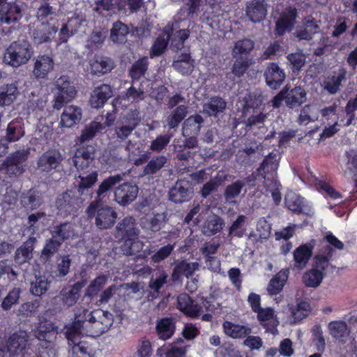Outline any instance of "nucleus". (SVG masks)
I'll use <instances>...</instances> for the list:
<instances>
[{"label": "nucleus", "mask_w": 357, "mask_h": 357, "mask_svg": "<svg viewBox=\"0 0 357 357\" xmlns=\"http://www.w3.org/2000/svg\"><path fill=\"white\" fill-rule=\"evenodd\" d=\"M56 85L58 91L56 93L53 107L59 109L65 102L70 101L75 96L76 91L66 77H61L58 79Z\"/></svg>", "instance_id": "nucleus-6"}, {"label": "nucleus", "mask_w": 357, "mask_h": 357, "mask_svg": "<svg viewBox=\"0 0 357 357\" xmlns=\"http://www.w3.org/2000/svg\"><path fill=\"white\" fill-rule=\"evenodd\" d=\"M345 72L343 70H340L338 73H335L331 77H327L324 82V88L331 93H335L337 91L341 82L344 78Z\"/></svg>", "instance_id": "nucleus-41"}, {"label": "nucleus", "mask_w": 357, "mask_h": 357, "mask_svg": "<svg viewBox=\"0 0 357 357\" xmlns=\"http://www.w3.org/2000/svg\"><path fill=\"white\" fill-rule=\"evenodd\" d=\"M80 337L75 339L73 342L70 341L74 346L72 348L71 357H91V349L84 342H79Z\"/></svg>", "instance_id": "nucleus-55"}, {"label": "nucleus", "mask_w": 357, "mask_h": 357, "mask_svg": "<svg viewBox=\"0 0 357 357\" xmlns=\"http://www.w3.org/2000/svg\"><path fill=\"white\" fill-rule=\"evenodd\" d=\"M36 238L30 237L22 247L17 250L15 253V261L19 264L26 262L32 257V251Z\"/></svg>", "instance_id": "nucleus-34"}, {"label": "nucleus", "mask_w": 357, "mask_h": 357, "mask_svg": "<svg viewBox=\"0 0 357 357\" xmlns=\"http://www.w3.org/2000/svg\"><path fill=\"white\" fill-rule=\"evenodd\" d=\"M114 116L112 114H108L106 117V121L104 124L98 121H93L89 127L82 131L80 136L81 142H85L95 136V135L100 130L104 129L106 126H110L114 121Z\"/></svg>", "instance_id": "nucleus-26"}, {"label": "nucleus", "mask_w": 357, "mask_h": 357, "mask_svg": "<svg viewBox=\"0 0 357 357\" xmlns=\"http://www.w3.org/2000/svg\"><path fill=\"white\" fill-rule=\"evenodd\" d=\"M264 75L267 84L274 89L278 88L285 79V75L283 70L274 63H270L268 66Z\"/></svg>", "instance_id": "nucleus-16"}, {"label": "nucleus", "mask_w": 357, "mask_h": 357, "mask_svg": "<svg viewBox=\"0 0 357 357\" xmlns=\"http://www.w3.org/2000/svg\"><path fill=\"white\" fill-rule=\"evenodd\" d=\"M118 231L124 239L121 250L126 255H134L143 248V243L139 240L138 229L132 217L126 218L118 226Z\"/></svg>", "instance_id": "nucleus-2"}, {"label": "nucleus", "mask_w": 357, "mask_h": 357, "mask_svg": "<svg viewBox=\"0 0 357 357\" xmlns=\"http://www.w3.org/2000/svg\"><path fill=\"white\" fill-rule=\"evenodd\" d=\"M147 58L144 57L137 61L132 66L130 70V75L134 79H138L144 74L147 69Z\"/></svg>", "instance_id": "nucleus-61"}, {"label": "nucleus", "mask_w": 357, "mask_h": 357, "mask_svg": "<svg viewBox=\"0 0 357 357\" xmlns=\"http://www.w3.org/2000/svg\"><path fill=\"white\" fill-rule=\"evenodd\" d=\"M127 26L120 22L114 24L111 31V38L114 42L123 43L128 33Z\"/></svg>", "instance_id": "nucleus-54"}, {"label": "nucleus", "mask_w": 357, "mask_h": 357, "mask_svg": "<svg viewBox=\"0 0 357 357\" xmlns=\"http://www.w3.org/2000/svg\"><path fill=\"white\" fill-rule=\"evenodd\" d=\"M192 195L189 183L186 181H178L169 192L170 199L175 203L188 200Z\"/></svg>", "instance_id": "nucleus-20"}, {"label": "nucleus", "mask_w": 357, "mask_h": 357, "mask_svg": "<svg viewBox=\"0 0 357 357\" xmlns=\"http://www.w3.org/2000/svg\"><path fill=\"white\" fill-rule=\"evenodd\" d=\"M156 329L159 337L165 340L173 335L175 326L171 319L164 318L158 322Z\"/></svg>", "instance_id": "nucleus-36"}, {"label": "nucleus", "mask_w": 357, "mask_h": 357, "mask_svg": "<svg viewBox=\"0 0 357 357\" xmlns=\"http://www.w3.org/2000/svg\"><path fill=\"white\" fill-rule=\"evenodd\" d=\"M56 31V27L43 24L42 28L34 33V42L37 44L47 42L54 38Z\"/></svg>", "instance_id": "nucleus-40"}, {"label": "nucleus", "mask_w": 357, "mask_h": 357, "mask_svg": "<svg viewBox=\"0 0 357 357\" xmlns=\"http://www.w3.org/2000/svg\"><path fill=\"white\" fill-rule=\"evenodd\" d=\"M107 277L100 275L94 279L86 289V296L91 297L97 295L100 289L106 284Z\"/></svg>", "instance_id": "nucleus-51"}, {"label": "nucleus", "mask_w": 357, "mask_h": 357, "mask_svg": "<svg viewBox=\"0 0 357 357\" xmlns=\"http://www.w3.org/2000/svg\"><path fill=\"white\" fill-rule=\"evenodd\" d=\"M266 13V4L264 0H252L247 5L246 14L253 22L263 20Z\"/></svg>", "instance_id": "nucleus-17"}, {"label": "nucleus", "mask_w": 357, "mask_h": 357, "mask_svg": "<svg viewBox=\"0 0 357 357\" xmlns=\"http://www.w3.org/2000/svg\"><path fill=\"white\" fill-rule=\"evenodd\" d=\"M222 328L225 335L233 339L245 337L252 332L251 328L247 326L234 324L229 321L223 322Z\"/></svg>", "instance_id": "nucleus-28"}, {"label": "nucleus", "mask_w": 357, "mask_h": 357, "mask_svg": "<svg viewBox=\"0 0 357 357\" xmlns=\"http://www.w3.org/2000/svg\"><path fill=\"white\" fill-rule=\"evenodd\" d=\"M285 204L291 211L301 212L303 207V199L294 192H289L285 197Z\"/></svg>", "instance_id": "nucleus-46"}, {"label": "nucleus", "mask_w": 357, "mask_h": 357, "mask_svg": "<svg viewBox=\"0 0 357 357\" xmlns=\"http://www.w3.org/2000/svg\"><path fill=\"white\" fill-rule=\"evenodd\" d=\"M47 219L43 213L31 214L28 217V225L24 230V235L32 236L40 229V226H45Z\"/></svg>", "instance_id": "nucleus-32"}, {"label": "nucleus", "mask_w": 357, "mask_h": 357, "mask_svg": "<svg viewBox=\"0 0 357 357\" xmlns=\"http://www.w3.org/2000/svg\"><path fill=\"white\" fill-rule=\"evenodd\" d=\"M178 308L190 317H197L203 312V307L192 301L187 294H181L178 298Z\"/></svg>", "instance_id": "nucleus-19"}, {"label": "nucleus", "mask_w": 357, "mask_h": 357, "mask_svg": "<svg viewBox=\"0 0 357 357\" xmlns=\"http://www.w3.org/2000/svg\"><path fill=\"white\" fill-rule=\"evenodd\" d=\"M315 246V241L302 244L294 251V261L295 266L299 269L305 268L312 255V250Z\"/></svg>", "instance_id": "nucleus-11"}, {"label": "nucleus", "mask_w": 357, "mask_h": 357, "mask_svg": "<svg viewBox=\"0 0 357 357\" xmlns=\"http://www.w3.org/2000/svg\"><path fill=\"white\" fill-rule=\"evenodd\" d=\"M138 187L131 183H126L117 187L114 191L116 202L121 205H126L137 197Z\"/></svg>", "instance_id": "nucleus-10"}, {"label": "nucleus", "mask_w": 357, "mask_h": 357, "mask_svg": "<svg viewBox=\"0 0 357 357\" xmlns=\"http://www.w3.org/2000/svg\"><path fill=\"white\" fill-rule=\"evenodd\" d=\"M254 47V43L251 40L245 39L236 43L233 49L234 57L243 58Z\"/></svg>", "instance_id": "nucleus-45"}, {"label": "nucleus", "mask_w": 357, "mask_h": 357, "mask_svg": "<svg viewBox=\"0 0 357 357\" xmlns=\"http://www.w3.org/2000/svg\"><path fill=\"white\" fill-rule=\"evenodd\" d=\"M122 181V177L120 175H115L109 176L105 179L99 185L97 190V195L100 197L102 194L107 192L116 184Z\"/></svg>", "instance_id": "nucleus-56"}, {"label": "nucleus", "mask_w": 357, "mask_h": 357, "mask_svg": "<svg viewBox=\"0 0 357 357\" xmlns=\"http://www.w3.org/2000/svg\"><path fill=\"white\" fill-rule=\"evenodd\" d=\"M320 114V109L317 105H305L301 111L299 122L301 124L307 125L310 122L318 119Z\"/></svg>", "instance_id": "nucleus-37"}, {"label": "nucleus", "mask_w": 357, "mask_h": 357, "mask_svg": "<svg viewBox=\"0 0 357 357\" xmlns=\"http://www.w3.org/2000/svg\"><path fill=\"white\" fill-rule=\"evenodd\" d=\"M291 317L287 321L289 324H297L307 317L311 312L312 307L307 301H300L296 307H290Z\"/></svg>", "instance_id": "nucleus-24"}, {"label": "nucleus", "mask_w": 357, "mask_h": 357, "mask_svg": "<svg viewBox=\"0 0 357 357\" xmlns=\"http://www.w3.org/2000/svg\"><path fill=\"white\" fill-rule=\"evenodd\" d=\"M84 286V282H77L70 289L68 296L64 298V302L68 306L73 305L79 298V293Z\"/></svg>", "instance_id": "nucleus-63"}, {"label": "nucleus", "mask_w": 357, "mask_h": 357, "mask_svg": "<svg viewBox=\"0 0 357 357\" xmlns=\"http://www.w3.org/2000/svg\"><path fill=\"white\" fill-rule=\"evenodd\" d=\"M80 182L78 185V191L80 194H84L85 190L91 188L98 179V174L96 172L87 175L86 176H79Z\"/></svg>", "instance_id": "nucleus-58"}, {"label": "nucleus", "mask_w": 357, "mask_h": 357, "mask_svg": "<svg viewBox=\"0 0 357 357\" xmlns=\"http://www.w3.org/2000/svg\"><path fill=\"white\" fill-rule=\"evenodd\" d=\"M226 103L220 98H213L208 103L204 105V110L210 116L215 115L218 112L225 109Z\"/></svg>", "instance_id": "nucleus-49"}, {"label": "nucleus", "mask_w": 357, "mask_h": 357, "mask_svg": "<svg viewBox=\"0 0 357 357\" xmlns=\"http://www.w3.org/2000/svg\"><path fill=\"white\" fill-rule=\"evenodd\" d=\"M319 29L318 24L311 17L305 18L303 27L296 31V37L299 39L309 40L312 34L317 33Z\"/></svg>", "instance_id": "nucleus-33"}, {"label": "nucleus", "mask_w": 357, "mask_h": 357, "mask_svg": "<svg viewBox=\"0 0 357 357\" xmlns=\"http://www.w3.org/2000/svg\"><path fill=\"white\" fill-rule=\"evenodd\" d=\"M205 218L202 225V232L206 236H212L219 232L225 225L223 220L217 215L213 213L209 209L202 211L199 215Z\"/></svg>", "instance_id": "nucleus-8"}, {"label": "nucleus", "mask_w": 357, "mask_h": 357, "mask_svg": "<svg viewBox=\"0 0 357 357\" xmlns=\"http://www.w3.org/2000/svg\"><path fill=\"white\" fill-rule=\"evenodd\" d=\"M86 310L77 309L75 321L66 326V336L68 341H75L82 335L98 336L108 331L113 324V316L100 309L92 311L86 316Z\"/></svg>", "instance_id": "nucleus-1"}, {"label": "nucleus", "mask_w": 357, "mask_h": 357, "mask_svg": "<svg viewBox=\"0 0 357 357\" xmlns=\"http://www.w3.org/2000/svg\"><path fill=\"white\" fill-rule=\"evenodd\" d=\"M161 350L165 351L166 357H184L186 352L185 347L176 344H171L167 348H162Z\"/></svg>", "instance_id": "nucleus-64"}, {"label": "nucleus", "mask_w": 357, "mask_h": 357, "mask_svg": "<svg viewBox=\"0 0 357 357\" xmlns=\"http://www.w3.org/2000/svg\"><path fill=\"white\" fill-rule=\"evenodd\" d=\"M330 334L337 340H342V338L349 335V331L345 322L342 321H332L328 324Z\"/></svg>", "instance_id": "nucleus-43"}, {"label": "nucleus", "mask_w": 357, "mask_h": 357, "mask_svg": "<svg viewBox=\"0 0 357 357\" xmlns=\"http://www.w3.org/2000/svg\"><path fill=\"white\" fill-rule=\"evenodd\" d=\"M166 158L158 156L152 159L144 169V174H152L160 169L166 162Z\"/></svg>", "instance_id": "nucleus-60"}, {"label": "nucleus", "mask_w": 357, "mask_h": 357, "mask_svg": "<svg viewBox=\"0 0 357 357\" xmlns=\"http://www.w3.org/2000/svg\"><path fill=\"white\" fill-rule=\"evenodd\" d=\"M53 234V236H56V238H60L61 240H64L73 237L74 236V231L70 224L66 223L55 227Z\"/></svg>", "instance_id": "nucleus-57"}, {"label": "nucleus", "mask_w": 357, "mask_h": 357, "mask_svg": "<svg viewBox=\"0 0 357 357\" xmlns=\"http://www.w3.org/2000/svg\"><path fill=\"white\" fill-rule=\"evenodd\" d=\"M177 28V24L167 26L162 36H159L154 44L153 45L151 50V57L160 56L165 50L167 45V41L169 39L170 33Z\"/></svg>", "instance_id": "nucleus-25"}, {"label": "nucleus", "mask_w": 357, "mask_h": 357, "mask_svg": "<svg viewBox=\"0 0 357 357\" xmlns=\"http://www.w3.org/2000/svg\"><path fill=\"white\" fill-rule=\"evenodd\" d=\"M24 171L21 165L14 163L10 160H6L0 165V178H5L6 176L11 177L13 176L20 175Z\"/></svg>", "instance_id": "nucleus-38"}, {"label": "nucleus", "mask_w": 357, "mask_h": 357, "mask_svg": "<svg viewBox=\"0 0 357 357\" xmlns=\"http://www.w3.org/2000/svg\"><path fill=\"white\" fill-rule=\"evenodd\" d=\"M33 51L26 41L14 42L6 49L3 62L10 66L17 68L26 63L31 58Z\"/></svg>", "instance_id": "nucleus-3"}, {"label": "nucleus", "mask_w": 357, "mask_h": 357, "mask_svg": "<svg viewBox=\"0 0 357 357\" xmlns=\"http://www.w3.org/2000/svg\"><path fill=\"white\" fill-rule=\"evenodd\" d=\"M23 135L24 131L20 124L17 122L13 121L8 125L5 139L8 142H12L18 140Z\"/></svg>", "instance_id": "nucleus-50"}, {"label": "nucleus", "mask_w": 357, "mask_h": 357, "mask_svg": "<svg viewBox=\"0 0 357 357\" xmlns=\"http://www.w3.org/2000/svg\"><path fill=\"white\" fill-rule=\"evenodd\" d=\"M257 318L261 322H268L273 328L272 333L274 334L277 331L276 327L279 324L277 315L271 307L261 308L257 312Z\"/></svg>", "instance_id": "nucleus-39"}, {"label": "nucleus", "mask_w": 357, "mask_h": 357, "mask_svg": "<svg viewBox=\"0 0 357 357\" xmlns=\"http://www.w3.org/2000/svg\"><path fill=\"white\" fill-rule=\"evenodd\" d=\"M284 90L285 91L286 103L290 107L298 106L306 100V93L301 87H296L291 90L285 87Z\"/></svg>", "instance_id": "nucleus-30"}, {"label": "nucleus", "mask_w": 357, "mask_h": 357, "mask_svg": "<svg viewBox=\"0 0 357 357\" xmlns=\"http://www.w3.org/2000/svg\"><path fill=\"white\" fill-rule=\"evenodd\" d=\"M357 109V96L356 98L353 100H350L346 107V114L347 116V120L346 121H344V119H340L338 121H335V123L333 125L326 127V128L324 130L321 134H320V137L322 138H327L330 137L333 135H334L335 132H337L339 130L338 126H349V125L352 124L353 120L354 118V112Z\"/></svg>", "instance_id": "nucleus-7"}, {"label": "nucleus", "mask_w": 357, "mask_h": 357, "mask_svg": "<svg viewBox=\"0 0 357 357\" xmlns=\"http://www.w3.org/2000/svg\"><path fill=\"white\" fill-rule=\"evenodd\" d=\"M60 245L61 241L56 238V236H53L52 238L50 239L46 243L41 253V259L47 260L58 250Z\"/></svg>", "instance_id": "nucleus-52"}, {"label": "nucleus", "mask_w": 357, "mask_h": 357, "mask_svg": "<svg viewBox=\"0 0 357 357\" xmlns=\"http://www.w3.org/2000/svg\"><path fill=\"white\" fill-rule=\"evenodd\" d=\"M172 66L180 74L188 75L194 70L195 60L189 54H181L174 60Z\"/></svg>", "instance_id": "nucleus-27"}, {"label": "nucleus", "mask_w": 357, "mask_h": 357, "mask_svg": "<svg viewBox=\"0 0 357 357\" xmlns=\"http://www.w3.org/2000/svg\"><path fill=\"white\" fill-rule=\"evenodd\" d=\"M113 67V62L107 57L96 55L89 61L91 73L98 77L111 71Z\"/></svg>", "instance_id": "nucleus-13"}, {"label": "nucleus", "mask_w": 357, "mask_h": 357, "mask_svg": "<svg viewBox=\"0 0 357 357\" xmlns=\"http://www.w3.org/2000/svg\"><path fill=\"white\" fill-rule=\"evenodd\" d=\"M199 266V265L197 262L188 263L186 261H182L174 268L173 277L175 278L177 273H182L188 278L197 270Z\"/></svg>", "instance_id": "nucleus-53"}, {"label": "nucleus", "mask_w": 357, "mask_h": 357, "mask_svg": "<svg viewBox=\"0 0 357 357\" xmlns=\"http://www.w3.org/2000/svg\"><path fill=\"white\" fill-rule=\"evenodd\" d=\"M20 96V91L15 83L0 86V107L10 106Z\"/></svg>", "instance_id": "nucleus-14"}, {"label": "nucleus", "mask_w": 357, "mask_h": 357, "mask_svg": "<svg viewBox=\"0 0 357 357\" xmlns=\"http://www.w3.org/2000/svg\"><path fill=\"white\" fill-rule=\"evenodd\" d=\"M54 61L47 55L37 56L34 63L33 73L37 78H45L53 70Z\"/></svg>", "instance_id": "nucleus-21"}, {"label": "nucleus", "mask_w": 357, "mask_h": 357, "mask_svg": "<svg viewBox=\"0 0 357 357\" xmlns=\"http://www.w3.org/2000/svg\"><path fill=\"white\" fill-rule=\"evenodd\" d=\"M138 123V120L135 116L126 119L123 121V124L121 127H119L116 130V135L118 137L121 139L126 138L132 131L135 128Z\"/></svg>", "instance_id": "nucleus-47"}, {"label": "nucleus", "mask_w": 357, "mask_h": 357, "mask_svg": "<svg viewBox=\"0 0 357 357\" xmlns=\"http://www.w3.org/2000/svg\"><path fill=\"white\" fill-rule=\"evenodd\" d=\"M165 221V215L163 213H157L154 215H148L142 220L143 227L151 229L153 231H159L163 226Z\"/></svg>", "instance_id": "nucleus-35"}, {"label": "nucleus", "mask_w": 357, "mask_h": 357, "mask_svg": "<svg viewBox=\"0 0 357 357\" xmlns=\"http://www.w3.org/2000/svg\"><path fill=\"white\" fill-rule=\"evenodd\" d=\"M82 116L79 107L74 105L68 106L61 115L60 126L63 128H72L81 120Z\"/></svg>", "instance_id": "nucleus-18"}, {"label": "nucleus", "mask_w": 357, "mask_h": 357, "mask_svg": "<svg viewBox=\"0 0 357 357\" xmlns=\"http://www.w3.org/2000/svg\"><path fill=\"white\" fill-rule=\"evenodd\" d=\"M61 161V154L55 151L45 153L38 162L39 169L43 172H50L56 169Z\"/></svg>", "instance_id": "nucleus-23"}, {"label": "nucleus", "mask_w": 357, "mask_h": 357, "mask_svg": "<svg viewBox=\"0 0 357 357\" xmlns=\"http://www.w3.org/2000/svg\"><path fill=\"white\" fill-rule=\"evenodd\" d=\"M27 333L25 331H20L13 335L8 344V351L11 354H18L25 349L27 343Z\"/></svg>", "instance_id": "nucleus-29"}, {"label": "nucleus", "mask_w": 357, "mask_h": 357, "mask_svg": "<svg viewBox=\"0 0 357 357\" xmlns=\"http://www.w3.org/2000/svg\"><path fill=\"white\" fill-rule=\"evenodd\" d=\"M21 17V8L15 3L0 0V21L10 24Z\"/></svg>", "instance_id": "nucleus-12"}, {"label": "nucleus", "mask_w": 357, "mask_h": 357, "mask_svg": "<svg viewBox=\"0 0 357 357\" xmlns=\"http://www.w3.org/2000/svg\"><path fill=\"white\" fill-rule=\"evenodd\" d=\"M48 289V282L44 277L36 278L35 282L31 283V292L32 294L40 296L45 294Z\"/></svg>", "instance_id": "nucleus-59"}, {"label": "nucleus", "mask_w": 357, "mask_h": 357, "mask_svg": "<svg viewBox=\"0 0 357 357\" xmlns=\"http://www.w3.org/2000/svg\"><path fill=\"white\" fill-rule=\"evenodd\" d=\"M329 266L328 257L321 255H317L312 268L306 271L302 276L303 284L310 288L318 287L322 282L324 272L328 270Z\"/></svg>", "instance_id": "nucleus-4"}, {"label": "nucleus", "mask_w": 357, "mask_h": 357, "mask_svg": "<svg viewBox=\"0 0 357 357\" xmlns=\"http://www.w3.org/2000/svg\"><path fill=\"white\" fill-rule=\"evenodd\" d=\"M35 337L40 342L52 343L58 333L57 328L48 320H41L33 329Z\"/></svg>", "instance_id": "nucleus-9"}, {"label": "nucleus", "mask_w": 357, "mask_h": 357, "mask_svg": "<svg viewBox=\"0 0 357 357\" xmlns=\"http://www.w3.org/2000/svg\"><path fill=\"white\" fill-rule=\"evenodd\" d=\"M289 277L288 270H281L269 282L267 291L271 295H275L280 293Z\"/></svg>", "instance_id": "nucleus-31"}, {"label": "nucleus", "mask_w": 357, "mask_h": 357, "mask_svg": "<svg viewBox=\"0 0 357 357\" xmlns=\"http://www.w3.org/2000/svg\"><path fill=\"white\" fill-rule=\"evenodd\" d=\"M75 155L77 164L81 160H84V164H90L93 158V149L92 147L79 149L75 152Z\"/></svg>", "instance_id": "nucleus-62"}, {"label": "nucleus", "mask_w": 357, "mask_h": 357, "mask_svg": "<svg viewBox=\"0 0 357 357\" xmlns=\"http://www.w3.org/2000/svg\"><path fill=\"white\" fill-rule=\"evenodd\" d=\"M86 212L89 217H95L96 225L99 229L111 227L117 218L116 213L112 207L100 206L99 201L91 203Z\"/></svg>", "instance_id": "nucleus-5"}, {"label": "nucleus", "mask_w": 357, "mask_h": 357, "mask_svg": "<svg viewBox=\"0 0 357 357\" xmlns=\"http://www.w3.org/2000/svg\"><path fill=\"white\" fill-rule=\"evenodd\" d=\"M76 202L75 195L72 191H67L60 195L56 200V206L59 208L64 209L70 213Z\"/></svg>", "instance_id": "nucleus-44"}, {"label": "nucleus", "mask_w": 357, "mask_h": 357, "mask_svg": "<svg viewBox=\"0 0 357 357\" xmlns=\"http://www.w3.org/2000/svg\"><path fill=\"white\" fill-rule=\"evenodd\" d=\"M112 94L110 86L107 84L98 86L91 93L90 104L94 108H100L112 97Z\"/></svg>", "instance_id": "nucleus-15"}, {"label": "nucleus", "mask_w": 357, "mask_h": 357, "mask_svg": "<svg viewBox=\"0 0 357 357\" xmlns=\"http://www.w3.org/2000/svg\"><path fill=\"white\" fill-rule=\"evenodd\" d=\"M202 121V116L197 114L188 118L185 120L183 128V134L185 135L188 132L190 133L197 134L199 131L200 124Z\"/></svg>", "instance_id": "nucleus-48"}, {"label": "nucleus", "mask_w": 357, "mask_h": 357, "mask_svg": "<svg viewBox=\"0 0 357 357\" xmlns=\"http://www.w3.org/2000/svg\"><path fill=\"white\" fill-rule=\"evenodd\" d=\"M296 17V9L289 8L283 11L276 23V31L278 33L282 35L286 31H289L294 24Z\"/></svg>", "instance_id": "nucleus-22"}, {"label": "nucleus", "mask_w": 357, "mask_h": 357, "mask_svg": "<svg viewBox=\"0 0 357 357\" xmlns=\"http://www.w3.org/2000/svg\"><path fill=\"white\" fill-rule=\"evenodd\" d=\"M188 113V108L185 105H179L167 118V123L170 128L178 126L179 123L185 117Z\"/></svg>", "instance_id": "nucleus-42"}]
</instances>
